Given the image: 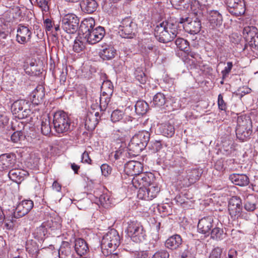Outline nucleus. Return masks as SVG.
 <instances>
[{"instance_id":"43","label":"nucleus","mask_w":258,"mask_h":258,"mask_svg":"<svg viewBox=\"0 0 258 258\" xmlns=\"http://www.w3.org/2000/svg\"><path fill=\"white\" fill-rule=\"evenodd\" d=\"M41 130L42 133L45 136H48L51 133V128L49 119L45 118L42 120Z\"/></svg>"},{"instance_id":"57","label":"nucleus","mask_w":258,"mask_h":258,"mask_svg":"<svg viewBox=\"0 0 258 258\" xmlns=\"http://www.w3.org/2000/svg\"><path fill=\"white\" fill-rule=\"evenodd\" d=\"M218 105L219 108L221 110H225L226 109V104L224 102L222 95L220 94L218 95Z\"/></svg>"},{"instance_id":"23","label":"nucleus","mask_w":258,"mask_h":258,"mask_svg":"<svg viewBox=\"0 0 258 258\" xmlns=\"http://www.w3.org/2000/svg\"><path fill=\"white\" fill-rule=\"evenodd\" d=\"M27 174V172L25 170L19 168H14L9 171L8 175L12 180L17 183H20Z\"/></svg>"},{"instance_id":"18","label":"nucleus","mask_w":258,"mask_h":258,"mask_svg":"<svg viewBox=\"0 0 258 258\" xmlns=\"http://www.w3.org/2000/svg\"><path fill=\"white\" fill-rule=\"evenodd\" d=\"M213 219L211 217H204L199 220L198 229L200 233L209 235L210 231L213 227Z\"/></svg>"},{"instance_id":"53","label":"nucleus","mask_w":258,"mask_h":258,"mask_svg":"<svg viewBox=\"0 0 258 258\" xmlns=\"http://www.w3.org/2000/svg\"><path fill=\"white\" fill-rule=\"evenodd\" d=\"M24 135L22 131L14 132L11 136V140L14 143H18L24 138Z\"/></svg>"},{"instance_id":"48","label":"nucleus","mask_w":258,"mask_h":258,"mask_svg":"<svg viewBox=\"0 0 258 258\" xmlns=\"http://www.w3.org/2000/svg\"><path fill=\"white\" fill-rule=\"evenodd\" d=\"M71 252V244L68 241H62L59 249V253L68 255Z\"/></svg>"},{"instance_id":"14","label":"nucleus","mask_w":258,"mask_h":258,"mask_svg":"<svg viewBox=\"0 0 258 258\" xmlns=\"http://www.w3.org/2000/svg\"><path fill=\"white\" fill-rule=\"evenodd\" d=\"M31 28L22 24L19 25L16 35V40L18 43L24 44L29 42L31 39Z\"/></svg>"},{"instance_id":"21","label":"nucleus","mask_w":258,"mask_h":258,"mask_svg":"<svg viewBox=\"0 0 258 258\" xmlns=\"http://www.w3.org/2000/svg\"><path fill=\"white\" fill-rule=\"evenodd\" d=\"M207 18L212 28L220 26L222 24V16L217 11L213 10L210 11Z\"/></svg>"},{"instance_id":"55","label":"nucleus","mask_w":258,"mask_h":258,"mask_svg":"<svg viewBox=\"0 0 258 258\" xmlns=\"http://www.w3.org/2000/svg\"><path fill=\"white\" fill-rule=\"evenodd\" d=\"M169 254L165 250H162L156 252L152 258H169Z\"/></svg>"},{"instance_id":"39","label":"nucleus","mask_w":258,"mask_h":258,"mask_svg":"<svg viewBox=\"0 0 258 258\" xmlns=\"http://www.w3.org/2000/svg\"><path fill=\"white\" fill-rule=\"evenodd\" d=\"M101 93L108 96H112L113 92V87L109 81H104L101 87Z\"/></svg>"},{"instance_id":"60","label":"nucleus","mask_w":258,"mask_h":258,"mask_svg":"<svg viewBox=\"0 0 258 258\" xmlns=\"http://www.w3.org/2000/svg\"><path fill=\"white\" fill-rule=\"evenodd\" d=\"M141 177H143V180L145 187H147L152 183L151 182V178L149 175L145 173H141Z\"/></svg>"},{"instance_id":"1","label":"nucleus","mask_w":258,"mask_h":258,"mask_svg":"<svg viewBox=\"0 0 258 258\" xmlns=\"http://www.w3.org/2000/svg\"><path fill=\"white\" fill-rule=\"evenodd\" d=\"M178 34L177 26L171 21H164L155 28L154 35L159 42L167 43L171 41Z\"/></svg>"},{"instance_id":"35","label":"nucleus","mask_w":258,"mask_h":258,"mask_svg":"<svg viewBox=\"0 0 258 258\" xmlns=\"http://www.w3.org/2000/svg\"><path fill=\"white\" fill-rule=\"evenodd\" d=\"M49 218L46 221L44 222L42 224L46 229H51L52 230L59 228L60 224L58 218H53V217L49 216Z\"/></svg>"},{"instance_id":"29","label":"nucleus","mask_w":258,"mask_h":258,"mask_svg":"<svg viewBox=\"0 0 258 258\" xmlns=\"http://www.w3.org/2000/svg\"><path fill=\"white\" fill-rule=\"evenodd\" d=\"M229 179L236 185L244 186L249 183V178L245 174H233L230 175Z\"/></svg>"},{"instance_id":"49","label":"nucleus","mask_w":258,"mask_h":258,"mask_svg":"<svg viewBox=\"0 0 258 258\" xmlns=\"http://www.w3.org/2000/svg\"><path fill=\"white\" fill-rule=\"evenodd\" d=\"M175 44L181 50L185 51L188 46V42L180 37H178L175 40Z\"/></svg>"},{"instance_id":"13","label":"nucleus","mask_w":258,"mask_h":258,"mask_svg":"<svg viewBox=\"0 0 258 258\" xmlns=\"http://www.w3.org/2000/svg\"><path fill=\"white\" fill-rule=\"evenodd\" d=\"M243 35L250 46L258 47V33L255 27H245L243 30Z\"/></svg>"},{"instance_id":"36","label":"nucleus","mask_w":258,"mask_h":258,"mask_svg":"<svg viewBox=\"0 0 258 258\" xmlns=\"http://www.w3.org/2000/svg\"><path fill=\"white\" fill-rule=\"evenodd\" d=\"M172 6L176 9H187L190 5V0H170Z\"/></svg>"},{"instance_id":"3","label":"nucleus","mask_w":258,"mask_h":258,"mask_svg":"<svg viewBox=\"0 0 258 258\" xmlns=\"http://www.w3.org/2000/svg\"><path fill=\"white\" fill-rule=\"evenodd\" d=\"M150 137V134L146 131H142L135 134L128 144L129 154L136 156L147 146Z\"/></svg>"},{"instance_id":"61","label":"nucleus","mask_w":258,"mask_h":258,"mask_svg":"<svg viewBox=\"0 0 258 258\" xmlns=\"http://www.w3.org/2000/svg\"><path fill=\"white\" fill-rule=\"evenodd\" d=\"M49 0H36L38 6L44 10L47 8V3Z\"/></svg>"},{"instance_id":"8","label":"nucleus","mask_w":258,"mask_h":258,"mask_svg":"<svg viewBox=\"0 0 258 258\" xmlns=\"http://www.w3.org/2000/svg\"><path fill=\"white\" fill-rule=\"evenodd\" d=\"M137 29V25L130 18L122 20L118 27V33L123 38H133Z\"/></svg>"},{"instance_id":"34","label":"nucleus","mask_w":258,"mask_h":258,"mask_svg":"<svg viewBox=\"0 0 258 258\" xmlns=\"http://www.w3.org/2000/svg\"><path fill=\"white\" fill-rule=\"evenodd\" d=\"M135 107L136 113L140 115L145 114L149 109L148 104L147 102L143 100L138 101L136 102Z\"/></svg>"},{"instance_id":"6","label":"nucleus","mask_w":258,"mask_h":258,"mask_svg":"<svg viewBox=\"0 0 258 258\" xmlns=\"http://www.w3.org/2000/svg\"><path fill=\"white\" fill-rule=\"evenodd\" d=\"M126 231L128 236L136 243L142 242L145 239L146 233L143 226L137 221L130 222Z\"/></svg>"},{"instance_id":"37","label":"nucleus","mask_w":258,"mask_h":258,"mask_svg":"<svg viewBox=\"0 0 258 258\" xmlns=\"http://www.w3.org/2000/svg\"><path fill=\"white\" fill-rule=\"evenodd\" d=\"M26 249L29 253L34 256L37 255L39 251L38 246L37 243L33 240H29L26 242Z\"/></svg>"},{"instance_id":"11","label":"nucleus","mask_w":258,"mask_h":258,"mask_svg":"<svg viewBox=\"0 0 258 258\" xmlns=\"http://www.w3.org/2000/svg\"><path fill=\"white\" fill-rule=\"evenodd\" d=\"M226 3L231 14L237 17L244 14L245 6L243 0H226Z\"/></svg>"},{"instance_id":"47","label":"nucleus","mask_w":258,"mask_h":258,"mask_svg":"<svg viewBox=\"0 0 258 258\" xmlns=\"http://www.w3.org/2000/svg\"><path fill=\"white\" fill-rule=\"evenodd\" d=\"M123 114L122 111L118 109L115 110L111 113V120L113 122L119 121L123 118Z\"/></svg>"},{"instance_id":"56","label":"nucleus","mask_w":258,"mask_h":258,"mask_svg":"<svg viewBox=\"0 0 258 258\" xmlns=\"http://www.w3.org/2000/svg\"><path fill=\"white\" fill-rule=\"evenodd\" d=\"M100 168L102 174L105 176H107L111 172V168L108 164H103Z\"/></svg>"},{"instance_id":"54","label":"nucleus","mask_w":258,"mask_h":258,"mask_svg":"<svg viewBox=\"0 0 258 258\" xmlns=\"http://www.w3.org/2000/svg\"><path fill=\"white\" fill-rule=\"evenodd\" d=\"M233 67V63L232 62H227V66L224 68V69L221 72L222 75V79L224 80L225 79L229 73H230L232 68Z\"/></svg>"},{"instance_id":"51","label":"nucleus","mask_w":258,"mask_h":258,"mask_svg":"<svg viewBox=\"0 0 258 258\" xmlns=\"http://www.w3.org/2000/svg\"><path fill=\"white\" fill-rule=\"evenodd\" d=\"M196 251L194 248L187 247L181 254V258H195Z\"/></svg>"},{"instance_id":"59","label":"nucleus","mask_w":258,"mask_h":258,"mask_svg":"<svg viewBox=\"0 0 258 258\" xmlns=\"http://www.w3.org/2000/svg\"><path fill=\"white\" fill-rule=\"evenodd\" d=\"M222 250L219 248L214 249L209 256V258H220Z\"/></svg>"},{"instance_id":"19","label":"nucleus","mask_w":258,"mask_h":258,"mask_svg":"<svg viewBox=\"0 0 258 258\" xmlns=\"http://www.w3.org/2000/svg\"><path fill=\"white\" fill-rule=\"evenodd\" d=\"M202 174V169H194L188 170L185 178L183 179V185L188 186L200 179Z\"/></svg>"},{"instance_id":"10","label":"nucleus","mask_w":258,"mask_h":258,"mask_svg":"<svg viewBox=\"0 0 258 258\" xmlns=\"http://www.w3.org/2000/svg\"><path fill=\"white\" fill-rule=\"evenodd\" d=\"M160 188L155 183H152L147 187H141L138 190V197L140 199L150 201L156 197Z\"/></svg>"},{"instance_id":"28","label":"nucleus","mask_w":258,"mask_h":258,"mask_svg":"<svg viewBox=\"0 0 258 258\" xmlns=\"http://www.w3.org/2000/svg\"><path fill=\"white\" fill-rule=\"evenodd\" d=\"M80 6L83 12L91 14L96 11L98 4L95 0H83L81 2Z\"/></svg>"},{"instance_id":"31","label":"nucleus","mask_w":258,"mask_h":258,"mask_svg":"<svg viewBox=\"0 0 258 258\" xmlns=\"http://www.w3.org/2000/svg\"><path fill=\"white\" fill-rule=\"evenodd\" d=\"M248 127H236V134L237 138L242 141L247 140L252 133V128L248 130Z\"/></svg>"},{"instance_id":"20","label":"nucleus","mask_w":258,"mask_h":258,"mask_svg":"<svg viewBox=\"0 0 258 258\" xmlns=\"http://www.w3.org/2000/svg\"><path fill=\"white\" fill-rule=\"evenodd\" d=\"M95 23V20L92 18L85 19L82 21L80 26H79V35L83 36L86 33H88L94 29Z\"/></svg>"},{"instance_id":"64","label":"nucleus","mask_w":258,"mask_h":258,"mask_svg":"<svg viewBox=\"0 0 258 258\" xmlns=\"http://www.w3.org/2000/svg\"><path fill=\"white\" fill-rule=\"evenodd\" d=\"M135 256L136 258H147L148 253L144 251H138L135 253Z\"/></svg>"},{"instance_id":"25","label":"nucleus","mask_w":258,"mask_h":258,"mask_svg":"<svg viewBox=\"0 0 258 258\" xmlns=\"http://www.w3.org/2000/svg\"><path fill=\"white\" fill-rule=\"evenodd\" d=\"M116 54V50L110 45H105L102 46L99 55L103 59L110 60L114 58Z\"/></svg>"},{"instance_id":"32","label":"nucleus","mask_w":258,"mask_h":258,"mask_svg":"<svg viewBox=\"0 0 258 258\" xmlns=\"http://www.w3.org/2000/svg\"><path fill=\"white\" fill-rule=\"evenodd\" d=\"M237 123L236 127H248V130L249 128H252V122L250 118L248 116L243 115L238 116Z\"/></svg>"},{"instance_id":"40","label":"nucleus","mask_w":258,"mask_h":258,"mask_svg":"<svg viewBox=\"0 0 258 258\" xmlns=\"http://www.w3.org/2000/svg\"><path fill=\"white\" fill-rule=\"evenodd\" d=\"M210 234L212 239L217 240L222 239L225 234L223 229L218 227L212 228L210 231Z\"/></svg>"},{"instance_id":"46","label":"nucleus","mask_w":258,"mask_h":258,"mask_svg":"<svg viewBox=\"0 0 258 258\" xmlns=\"http://www.w3.org/2000/svg\"><path fill=\"white\" fill-rule=\"evenodd\" d=\"M244 207L246 211L249 212H252L256 209V205L252 197H247Z\"/></svg>"},{"instance_id":"42","label":"nucleus","mask_w":258,"mask_h":258,"mask_svg":"<svg viewBox=\"0 0 258 258\" xmlns=\"http://www.w3.org/2000/svg\"><path fill=\"white\" fill-rule=\"evenodd\" d=\"M18 218L14 216V212L11 216H7L5 219L4 227L7 230H12L16 222L15 219Z\"/></svg>"},{"instance_id":"38","label":"nucleus","mask_w":258,"mask_h":258,"mask_svg":"<svg viewBox=\"0 0 258 258\" xmlns=\"http://www.w3.org/2000/svg\"><path fill=\"white\" fill-rule=\"evenodd\" d=\"M166 101L165 95L163 93H158L154 96L152 105L155 107H161L164 105Z\"/></svg>"},{"instance_id":"27","label":"nucleus","mask_w":258,"mask_h":258,"mask_svg":"<svg viewBox=\"0 0 258 258\" xmlns=\"http://www.w3.org/2000/svg\"><path fill=\"white\" fill-rule=\"evenodd\" d=\"M74 247L76 252L80 256L86 254L89 251L88 244L82 238H78L75 240Z\"/></svg>"},{"instance_id":"63","label":"nucleus","mask_w":258,"mask_h":258,"mask_svg":"<svg viewBox=\"0 0 258 258\" xmlns=\"http://www.w3.org/2000/svg\"><path fill=\"white\" fill-rule=\"evenodd\" d=\"M82 161L83 162L90 164L91 160L89 157V154L87 152H84L82 155Z\"/></svg>"},{"instance_id":"45","label":"nucleus","mask_w":258,"mask_h":258,"mask_svg":"<svg viewBox=\"0 0 258 258\" xmlns=\"http://www.w3.org/2000/svg\"><path fill=\"white\" fill-rule=\"evenodd\" d=\"M136 79L141 84H144L147 80V76L144 72V68H138L135 72Z\"/></svg>"},{"instance_id":"16","label":"nucleus","mask_w":258,"mask_h":258,"mask_svg":"<svg viewBox=\"0 0 258 258\" xmlns=\"http://www.w3.org/2000/svg\"><path fill=\"white\" fill-rule=\"evenodd\" d=\"M242 210V203L241 199L235 196L232 197L229 201L228 211L231 216L238 215Z\"/></svg>"},{"instance_id":"9","label":"nucleus","mask_w":258,"mask_h":258,"mask_svg":"<svg viewBox=\"0 0 258 258\" xmlns=\"http://www.w3.org/2000/svg\"><path fill=\"white\" fill-rule=\"evenodd\" d=\"M28 102L24 100H19L15 101L12 105V110L14 114L19 119L28 117L31 111L28 108Z\"/></svg>"},{"instance_id":"30","label":"nucleus","mask_w":258,"mask_h":258,"mask_svg":"<svg viewBox=\"0 0 258 258\" xmlns=\"http://www.w3.org/2000/svg\"><path fill=\"white\" fill-rule=\"evenodd\" d=\"M161 133L166 137H171L174 134L175 129L173 124L170 122H166L159 125Z\"/></svg>"},{"instance_id":"50","label":"nucleus","mask_w":258,"mask_h":258,"mask_svg":"<svg viewBox=\"0 0 258 258\" xmlns=\"http://www.w3.org/2000/svg\"><path fill=\"white\" fill-rule=\"evenodd\" d=\"M149 148L152 152L155 153L159 151L162 148V144L159 141H151Z\"/></svg>"},{"instance_id":"62","label":"nucleus","mask_w":258,"mask_h":258,"mask_svg":"<svg viewBox=\"0 0 258 258\" xmlns=\"http://www.w3.org/2000/svg\"><path fill=\"white\" fill-rule=\"evenodd\" d=\"M139 178H140L139 174L136 175V176L134 177L132 180V183L135 187L140 189V188L142 187V185L141 181H138Z\"/></svg>"},{"instance_id":"12","label":"nucleus","mask_w":258,"mask_h":258,"mask_svg":"<svg viewBox=\"0 0 258 258\" xmlns=\"http://www.w3.org/2000/svg\"><path fill=\"white\" fill-rule=\"evenodd\" d=\"M105 34L104 28L102 27L98 26L93 29L88 33H86L82 37L88 43L94 44L102 40Z\"/></svg>"},{"instance_id":"4","label":"nucleus","mask_w":258,"mask_h":258,"mask_svg":"<svg viewBox=\"0 0 258 258\" xmlns=\"http://www.w3.org/2000/svg\"><path fill=\"white\" fill-rule=\"evenodd\" d=\"M53 124L54 129L58 134L66 133L71 130L70 118L63 111H58L54 114Z\"/></svg>"},{"instance_id":"52","label":"nucleus","mask_w":258,"mask_h":258,"mask_svg":"<svg viewBox=\"0 0 258 258\" xmlns=\"http://www.w3.org/2000/svg\"><path fill=\"white\" fill-rule=\"evenodd\" d=\"M85 47V44L82 41L76 39L73 45V49L76 52H80L83 50Z\"/></svg>"},{"instance_id":"24","label":"nucleus","mask_w":258,"mask_h":258,"mask_svg":"<svg viewBox=\"0 0 258 258\" xmlns=\"http://www.w3.org/2000/svg\"><path fill=\"white\" fill-rule=\"evenodd\" d=\"M13 155L9 154H2L0 156V171L4 170L11 167L15 162Z\"/></svg>"},{"instance_id":"5","label":"nucleus","mask_w":258,"mask_h":258,"mask_svg":"<svg viewBox=\"0 0 258 258\" xmlns=\"http://www.w3.org/2000/svg\"><path fill=\"white\" fill-rule=\"evenodd\" d=\"M178 23L182 24L185 31L191 34L198 33L202 27L201 21L196 15L180 18Z\"/></svg>"},{"instance_id":"58","label":"nucleus","mask_w":258,"mask_h":258,"mask_svg":"<svg viewBox=\"0 0 258 258\" xmlns=\"http://www.w3.org/2000/svg\"><path fill=\"white\" fill-rule=\"evenodd\" d=\"M9 122V119L5 116H0V130L1 132L4 131V128Z\"/></svg>"},{"instance_id":"33","label":"nucleus","mask_w":258,"mask_h":258,"mask_svg":"<svg viewBox=\"0 0 258 258\" xmlns=\"http://www.w3.org/2000/svg\"><path fill=\"white\" fill-rule=\"evenodd\" d=\"M99 118L95 117L93 112L88 113L85 120V126L90 130L94 129L98 123Z\"/></svg>"},{"instance_id":"26","label":"nucleus","mask_w":258,"mask_h":258,"mask_svg":"<svg viewBox=\"0 0 258 258\" xmlns=\"http://www.w3.org/2000/svg\"><path fill=\"white\" fill-rule=\"evenodd\" d=\"M182 243L181 236L178 234L173 235L169 237L165 241V246L172 250L178 248Z\"/></svg>"},{"instance_id":"41","label":"nucleus","mask_w":258,"mask_h":258,"mask_svg":"<svg viewBox=\"0 0 258 258\" xmlns=\"http://www.w3.org/2000/svg\"><path fill=\"white\" fill-rule=\"evenodd\" d=\"M47 229L42 224L39 227H37L33 234L35 238L38 240H43L45 238V236L47 233Z\"/></svg>"},{"instance_id":"22","label":"nucleus","mask_w":258,"mask_h":258,"mask_svg":"<svg viewBox=\"0 0 258 258\" xmlns=\"http://www.w3.org/2000/svg\"><path fill=\"white\" fill-rule=\"evenodd\" d=\"M44 96V88L43 86L39 85L31 93L30 99H32L33 103L38 104L42 101Z\"/></svg>"},{"instance_id":"7","label":"nucleus","mask_w":258,"mask_h":258,"mask_svg":"<svg viewBox=\"0 0 258 258\" xmlns=\"http://www.w3.org/2000/svg\"><path fill=\"white\" fill-rule=\"evenodd\" d=\"M80 20L78 17L74 14L65 15L61 19L60 26L61 28L67 33L74 34L79 29Z\"/></svg>"},{"instance_id":"2","label":"nucleus","mask_w":258,"mask_h":258,"mask_svg":"<svg viewBox=\"0 0 258 258\" xmlns=\"http://www.w3.org/2000/svg\"><path fill=\"white\" fill-rule=\"evenodd\" d=\"M120 244V237L116 230L111 229L102 237L101 248L102 254L107 256L114 252Z\"/></svg>"},{"instance_id":"15","label":"nucleus","mask_w":258,"mask_h":258,"mask_svg":"<svg viewBox=\"0 0 258 258\" xmlns=\"http://www.w3.org/2000/svg\"><path fill=\"white\" fill-rule=\"evenodd\" d=\"M33 207V202L31 200H23L18 204L14 212L15 217H21L27 214Z\"/></svg>"},{"instance_id":"17","label":"nucleus","mask_w":258,"mask_h":258,"mask_svg":"<svg viewBox=\"0 0 258 258\" xmlns=\"http://www.w3.org/2000/svg\"><path fill=\"white\" fill-rule=\"evenodd\" d=\"M142 164L138 161H130L124 165V171L129 175H136L141 173L143 170Z\"/></svg>"},{"instance_id":"44","label":"nucleus","mask_w":258,"mask_h":258,"mask_svg":"<svg viewBox=\"0 0 258 258\" xmlns=\"http://www.w3.org/2000/svg\"><path fill=\"white\" fill-rule=\"evenodd\" d=\"M111 96H108L106 94H103V93H101L99 98L100 108L101 111H104L106 110L108 103L110 101Z\"/></svg>"}]
</instances>
